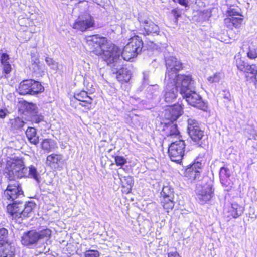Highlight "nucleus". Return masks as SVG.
Here are the masks:
<instances>
[{
  "mask_svg": "<svg viewBox=\"0 0 257 257\" xmlns=\"http://www.w3.org/2000/svg\"><path fill=\"white\" fill-rule=\"evenodd\" d=\"M39 235L38 238L39 240L41 239H47L49 238L51 235V231L49 229H45L37 232Z\"/></svg>",
  "mask_w": 257,
  "mask_h": 257,
  "instance_id": "obj_39",
  "label": "nucleus"
},
{
  "mask_svg": "<svg viewBox=\"0 0 257 257\" xmlns=\"http://www.w3.org/2000/svg\"><path fill=\"white\" fill-rule=\"evenodd\" d=\"M26 135L30 142L36 145L39 142V137L37 135L36 130L34 127H28L26 131Z\"/></svg>",
  "mask_w": 257,
  "mask_h": 257,
  "instance_id": "obj_24",
  "label": "nucleus"
},
{
  "mask_svg": "<svg viewBox=\"0 0 257 257\" xmlns=\"http://www.w3.org/2000/svg\"><path fill=\"white\" fill-rule=\"evenodd\" d=\"M166 131L168 132L167 136L174 138L179 137V132L176 124H171L167 126Z\"/></svg>",
  "mask_w": 257,
  "mask_h": 257,
  "instance_id": "obj_34",
  "label": "nucleus"
},
{
  "mask_svg": "<svg viewBox=\"0 0 257 257\" xmlns=\"http://www.w3.org/2000/svg\"><path fill=\"white\" fill-rule=\"evenodd\" d=\"M234 59L237 69L241 72L245 71L247 63L245 62L244 59L242 57L241 53L240 52L237 53L234 56Z\"/></svg>",
  "mask_w": 257,
  "mask_h": 257,
  "instance_id": "obj_25",
  "label": "nucleus"
},
{
  "mask_svg": "<svg viewBox=\"0 0 257 257\" xmlns=\"http://www.w3.org/2000/svg\"><path fill=\"white\" fill-rule=\"evenodd\" d=\"M161 195L162 198H174V192L172 188L169 186H164Z\"/></svg>",
  "mask_w": 257,
  "mask_h": 257,
  "instance_id": "obj_33",
  "label": "nucleus"
},
{
  "mask_svg": "<svg viewBox=\"0 0 257 257\" xmlns=\"http://www.w3.org/2000/svg\"><path fill=\"white\" fill-rule=\"evenodd\" d=\"M31 95H35L44 91V87L38 81L32 79L31 85Z\"/></svg>",
  "mask_w": 257,
  "mask_h": 257,
  "instance_id": "obj_32",
  "label": "nucleus"
},
{
  "mask_svg": "<svg viewBox=\"0 0 257 257\" xmlns=\"http://www.w3.org/2000/svg\"><path fill=\"white\" fill-rule=\"evenodd\" d=\"M119 178L121 180L123 187V192L128 194L131 192L132 188L134 185V179L132 176H122L119 175Z\"/></svg>",
  "mask_w": 257,
  "mask_h": 257,
  "instance_id": "obj_21",
  "label": "nucleus"
},
{
  "mask_svg": "<svg viewBox=\"0 0 257 257\" xmlns=\"http://www.w3.org/2000/svg\"><path fill=\"white\" fill-rule=\"evenodd\" d=\"M8 234V231L6 229L2 228L0 229V242L6 241L4 238Z\"/></svg>",
  "mask_w": 257,
  "mask_h": 257,
  "instance_id": "obj_46",
  "label": "nucleus"
},
{
  "mask_svg": "<svg viewBox=\"0 0 257 257\" xmlns=\"http://www.w3.org/2000/svg\"><path fill=\"white\" fill-rule=\"evenodd\" d=\"M213 192L211 181L208 183L199 185L196 189V199L200 204L206 203L213 197Z\"/></svg>",
  "mask_w": 257,
  "mask_h": 257,
  "instance_id": "obj_7",
  "label": "nucleus"
},
{
  "mask_svg": "<svg viewBox=\"0 0 257 257\" xmlns=\"http://www.w3.org/2000/svg\"><path fill=\"white\" fill-rule=\"evenodd\" d=\"M244 211V208L242 206L238 205L237 203H232L231 205V208L230 210L231 216L235 218L241 215Z\"/></svg>",
  "mask_w": 257,
  "mask_h": 257,
  "instance_id": "obj_28",
  "label": "nucleus"
},
{
  "mask_svg": "<svg viewBox=\"0 0 257 257\" xmlns=\"http://www.w3.org/2000/svg\"><path fill=\"white\" fill-rule=\"evenodd\" d=\"M45 62L51 69L54 70H56L58 69V63L54 61L51 58L46 57L45 58Z\"/></svg>",
  "mask_w": 257,
  "mask_h": 257,
  "instance_id": "obj_40",
  "label": "nucleus"
},
{
  "mask_svg": "<svg viewBox=\"0 0 257 257\" xmlns=\"http://www.w3.org/2000/svg\"><path fill=\"white\" fill-rule=\"evenodd\" d=\"M94 89L91 87L86 86V90H77L74 93V98L77 100L82 102L81 105L85 107L87 109H90L91 107V103L92 99L89 95L93 93Z\"/></svg>",
  "mask_w": 257,
  "mask_h": 257,
  "instance_id": "obj_10",
  "label": "nucleus"
},
{
  "mask_svg": "<svg viewBox=\"0 0 257 257\" xmlns=\"http://www.w3.org/2000/svg\"><path fill=\"white\" fill-rule=\"evenodd\" d=\"M32 120L36 123L45 122L44 120L43 116L41 115H38L37 114L33 115Z\"/></svg>",
  "mask_w": 257,
  "mask_h": 257,
  "instance_id": "obj_44",
  "label": "nucleus"
},
{
  "mask_svg": "<svg viewBox=\"0 0 257 257\" xmlns=\"http://www.w3.org/2000/svg\"><path fill=\"white\" fill-rule=\"evenodd\" d=\"M166 86L165 89L164 100L166 102H173L176 99L179 87L176 86V81H165Z\"/></svg>",
  "mask_w": 257,
  "mask_h": 257,
  "instance_id": "obj_13",
  "label": "nucleus"
},
{
  "mask_svg": "<svg viewBox=\"0 0 257 257\" xmlns=\"http://www.w3.org/2000/svg\"><path fill=\"white\" fill-rule=\"evenodd\" d=\"M7 110L6 109H0V118H4L7 115Z\"/></svg>",
  "mask_w": 257,
  "mask_h": 257,
  "instance_id": "obj_50",
  "label": "nucleus"
},
{
  "mask_svg": "<svg viewBox=\"0 0 257 257\" xmlns=\"http://www.w3.org/2000/svg\"><path fill=\"white\" fill-rule=\"evenodd\" d=\"M189 0H173L175 2H178L180 5L187 7Z\"/></svg>",
  "mask_w": 257,
  "mask_h": 257,
  "instance_id": "obj_49",
  "label": "nucleus"
},
{
  "mask_svg": "<svg viewBox=\"0 0 257 257\" xmlns=\"http://www.w3.org/2000/svg\"><path fill=\"white\" fill-rule=\"evenodd\" d=\"M230 189V188H228L227 189V191H229V190Z\"/></svg>",
  "mask_w": 257,
  "mask_h": 257,
  "instance_id": "obj_57",
  "label": "nucleus"
},
{
  "mask_svg": "<svg viewBox=\"0 0 257 257\" xmlns=\"http://www.w3.org/2000/svg\"><path fill=\"white\" fill-rule=\"evenodd\" d=\"M32 61L34 62L32 64L33 69L36 72L40 73V66L39 65V59L37 57L32 56Z\"/></svg>",
  "mask_w": 257,
  "mask_h": 257,
  "instance_id": "obj_41",
  "label": "nucleus"
},
{
  "mask_svg": "<svg viewBox=\"0 0 257 257\" xmlns=\"http://www.w3.org/2000/svg\"><path fill=\"white\" fill-rule=\"evenodd\" d=\"M94 25L93 18L89 14H85L78 17L74 23L73 28L83 32L93 27Z\"/></svg>",
  "mask_w": 257,
  "mask_h": 257,
  "instance_id": "obj_11",
  "label": "nucleus"
},
{
  "mask_svg": "<svg viewBox=\"0 0 257 257\" xmlns=\"http://www.w3.org/2000/svg\"><path fill=\"white\" fill-rule=\"evenodd\" d=\"M222 77V74L220 72H216L207 78V80L210 83H218Z\"/></svg>",
  "mask_w": 257,
  "mask_h": 257,
  "instance_id": "obj_37",
  "label": "nucleus"
},
{
  "mask_svg": "<svg viewBox=\"0 0 257 257\" xmlns=\"http://www.w3.org/2000/svg\"><path fill=\"white\" fill-rule=\"evenodd\" d=\"M219 175L220 181L222 184L223 185L227 186L226 185V183L227 182V179H228L230 177L229 169L225 167L221 168L220 170Z\"/></svg>",
  "mask_w": 257,
  "mask_h": 257,
  "instance_id": "obj_30",
  "label": "nucleus"
},
{
  "mask_svg": "<svg viewBox=\"0 0 257 257\" xmlns=\"http://www.w3.org/2000/svg\"><path fill=\"white\" fill-rule=\"evenodd\" d=\"M10 124L12 130H18L23 127L24 122L21 118L17 117L10 119Z\"/></svg>",
  "mask_w": 257,
  "mask_h": 257,
  "instance_id": "obj_35",
  "label": "nucleus"
},
{
  "mask_svg": "<svg viewBox=\"0 0 257 257\" xmlns=\"http://www.w3.org/2000/svg\"><path fill=\"white\" fill-rule=\"evenodd\" d=\"M32 79L25 80L22 81L17 89V91L21 95H31V85Z\"/></svg>",
  "mask_w": 257,
  "mask_h": 257,
  "instance_id": "obj_22",
  "label": "nucleus"
},
{
  "mask_svg": "<svg viewBox=\"0 0 257 257\" xmlns=\"http://www.w3.org/2000/svg\"><path fill=\"white\" fill-rule=\"evenodd\" d=\"M129 42L124 47L123 51L118 48V50L121 52L120 57L117 60V62L113 63L114 66H121L122 59L125 61H131V60L141 52L143 42L142 39L138 36H134L131 38Z\"/></svg>",
  "mask_w": 257,
  "mask_h": 257,
  "instance_id": "obj_4",
  "label": "nucleus"
},
{
  "mask_svg": "<svg viewBox=\"0 0 257 257\" xmlns=\"http://www.w3.org/2000/svg\"><path fill=\"white\" fill-rule=\"evenodd\" d=\"M35 206V203L33 202H29L26 204L24 208H23L22 210H21V217H27L29 216Z\"/></svg>",
  "mask_w": 257,
  "mask_h": 257,
  "instance_id": "obj_27",
  "label": "nucleus"
},
{
  "mask_svg": "<svg viewBox=\"0 0 257 257\" xmlns=\"http://www.w3.org/2000/svg\"><path fill=\"white\" fill-rule=\"evenodd\" d=\"M23 209L22 203H13L7 206V212L14 218H22L21 210Z\"/></svg>",
  "mask_w": 257,
  "mask_h": 257,
  "instance_id": "obj_20",
  "label": "nucleus"
},
{
  "mask_svg": "<svg viewBox=\"0 0 257 257\" xmlns=\"http://www.w3.org/2000/svg\"><path fill=\"white\" fill-rule=\"evenodd\" d=\"M152 86L150 87V88H149V90H151V88H152V87H151Z\"/></svg>",
  "mask_w": 257,
  "mask_h": 257,
  "instance_id": "obj_56",
  "label": "nucleus"
},
{
  "mask_svg": "<svg viewBox=\"0 0 257 257\" xmlns=\"http://www.w3.org/2000/svg\"><path fill=\"white\" fill-rule=\"evenodd\" d=\"M138 20L140 23L139 31L140 33L144 35L158 34L159 32V27L149 18L140 16L138 17Z\"/></svg>",
  "mask_w": 257,
  "mask_h": 257,
  "instance_id": "obj_9",
  "label": "nucleus"
},
{
  "mask_svg": "<svg viewBox=\"0 0 257 257\" xmlns=\"http://www.w3.org/2000/svg\"><path fill=\"white\" fill-rule=\"evenodd\" d=\"M23 192L19 183L13 181L8 185L4 192V197L8 200H14L21 196H23Z\"/></svg>",
  "mask_w": 257,
  "mask_h": 257,
  "instance_id": "obj_12",
  "label": "nucleus"
},
{
  "mask_svg": "<svg viewBox=\"0 0 257 257\" xmlns=\"http://www.w3.org/2000/svg\"><path fill=\"white\" fill-rule=\"evenodd\" d=\"M38 234L36 230L29 231L23 235L21 237L22 243L28 246L36 244L39 240Z\"/></svg>",
  "mask_w": 257,
  "mask_h": 257,
  "instance_id": "obj_17",
  "label": "nucleus"
},
{
  "mask_svg": "<svg viewBox=\"0 0 257 257\" xmlns=\"http://www.w3.org/2000/svg\"><path fill=\"white\" fill-rule=\"evenodd\" d=\"M2 67L3 72L6 74H9L12 71V66L10 63L2 65Z\"/></svg>",
  "mask_w": 257,
  "mask_h": 257,
  "instance_id": "obj_48",
  "label": "nucleus"
},
{
  "mask_svg": "<svg viewBox=\"0 0 257 257\" xmlns=\"http://www.w3.org/2000/svg\"><path fill=\"white\" fill-rule=\"evenodd\" d=\"M85 40L91 51L96 55H102V58L108 64L117 62L121 52L118 47L113 44H108L105 37L98 35L87 36Z\"/></svg>",
  "mask_w": 257,
  "mask_h": 257,
  "instance_id": "obj_1",
  "label": "nucleus"
},
{
  "mask_svg": "<svg viewBox=\"0 0 257 257\" xmlns=\"http://www.w3.org/2000/svg\"><path fill=\"white\" fill-rule=\"evenodd\" d=\"M202 163L199 161L194 162L186 169L185 176L191 181L194 180L199 177L200 171L202 169Z\"/></svg>",
  "mask_w": 257,
  "mask_h": 257,
  "instance_id": "obj_15",
  "label": "nucleus"
},
{
  "mask_svg": "<svg viewBox=\"0 0 257 257\" xmlns=\"http://www.w3.org/2000/svg\"><path fill=\"white\" fill-rule=\"evenodd\" d=\"M93 2L96 3H98L97 2V0H93Z\"/></svg>",
  "mask_w": 257,
  "mask_h": 257,
  "instance_id": "obj_55",
  "label": "nucleus"
},
{
  "mask_svg": "<svg viewBox=\"0 0 257 257\" xmlns=\"http://www.w3.org/2000/svg\"><path fill=\"white\" fill-rule=\"evenodd\" d=\"M63 158L62 154L53 153L47 157L46 164L52 168H57L62 162Z\"/></svg>",
  "mask_w": 257,
  "mask_h": 257,
  "instance_id": "obj_19",
  "label": "nucleus"
},
{
  "mask_svg": "<svg viewBox=\"0 0 257 257\" xmlns=\"http://www.w3.org/2000/svg\"><path fill=\"white\" fill-rule=\"evenodd\" d=\"M185 144L182 140L172 142L168 148V154L171 160L180 163L184 154Z\"/></svg>",
  "mask_w": 257,
  "mask_h": 257,
  "instance_id": "obj_6",
  "label": "nucleus"
},
{
  "mask_svg": "<svg viewBox=\"0 0 257 257\" xmlns=\"http://www.w3.org/2000/svg\"><path fill=\"white\" fill-rule=\"evenodd\" d=\"M15 248L7 241L0 242V257H14Z\"/></svg>",
  "mask_w": 257,
  "mask_h": 257,
  "instance_id": "obj_18",
  "label": "nucleus"
},
{
  "mask_svg": "<svg viewBox=\"0 0 257 257\" xmlns=\"http://www.w3.org/2000/svg\"><path fill=\"white\" fill-rule=\"evenodd\" d=\"M248 135L247 137L248 139H256V137L257 136V134L255 131L254 129H251L249 131H247Z\"/></svg>",
  "mask_w": 257,
  "mask_h": 257,
  "instance_id": "obj_47",
  "label": "nucleus"
},
{
  "mask_svg": "<svg viewBox=\"0 0 257 257\" xmlns=\"http://www.w3.org/2000/svg\"><path fill=\"white\" fill-rule=\"evenodd\" d=\"M168 257H180L177 252H170L168 254Z\"/></svg>",
  "mask_w": 257,
  "mask_h": 257,
  "instance_id": "obj_51",
  "label": "nucleus"
},
{
  "mask_svg": "<svg viewBox=\"0 0 257 257\" xmlns=\"http://www.w3.org/2000/svg\"><path fill=\"white\" fill-rule=\"evenodd\" d=\"M115 163L117 166H122L126 163V160L122 156H116L115 157Z\"/></svg>",
  "mask_w": 257,
  "mask_h": 257,
  "instance_id": "obj_43",
  "label": "nucleus"
},
{
  "mask_svg": "<svg viewBox=\"0 0 257 257\" xmlns=\"http://www.w3.org/2000/svg\"><path fill=\"white\" fill-rule=\"evenodd\" d=\"M25 107L26 110L32 115L38 113V108L35 104L27 103L25 104Z\"/></svg>",
  "mask_w": 257,
  "mask_h": 257,
  "instance_id": "obj_36",
  "label": "nucleus"
},
{
  "mask_svg": "<svg viewBox=\"0 0 257 257\" xmlns=\"http://www.w3.org/2000/svg\"><path fill=\"white\" fill-rule=\"evenodd\" d=\"M86 83H87V81L86 80H84V85L85 86H86Z\"/></svg>",
  "mask_w": 257,
  "mask_h": 257,
  "instance_id": "obj_54",
  "label": "nucleus"
},
{
  "mask_svg": "<svg viewBox=\"0 0 257 257\" xmlns=\"http://www.w3.org/2000/svg\"><path fill=\"white\" fill-rule=\"evenodd\" d=\"M247 56L250 59H255L257 58V46H249L247 52Z\"/></svg>",
  "mask_w": 257,
  "mask_h": 257,
  "instance_id": "obj_38",
  "label": "nucleus"
},
{
  "mask_svg": "<svg viewBox=\"0 0 257 257\" xmlns=\"http://www.w3.org/2000/svg\"><path fill=\"white\" fill-rule=\"evenodd\" d=\"M243 72L246 73L247 77L255 78L257 75V66L255 65H248L247 64L246 66L245 70Z\"/></svg>",
  "mask_w": 257,
  "mask_h": 257,
  "instance_id": "obj_31",
  "label": "nucleus"
},
{
  "mask_svg": "<svg viewBox=\"0 0 257 257\" xmlns=\"http://www.w3.org/2000/svg\"><path fill=\"white\" fill-rule=\"evenodd\" d=\"M6 169L10 180L30 176L36 180L38 179V174L36 168L32 166L28 168L25 167L24 161L21 158L18 157L10 158L7 161Z\"/></svg>",
  "mask_w": 257,
  "mask_h": 257,
  "instance_id": "obj_3",
  "label": "nucleus"
},
{
  "mask_svg": "<svg viewBox=\"0 0 257 257\" xmlns=\"http://www.w3.org/2000/svg\"><path fill=\"white\" fill-rule=\"evenodd\" d=\"M188 132L190 138L196 142H199L204 136L198 122L194 119H189L188 120Z\"/></svg>",
  "mask_w": 257,
  "mask_h": 257,
  "instance_id": "obj_14",
  "label": "nucleus"
},
{
  "mask_svg": "<svg viewBox=\"0 0 257 257\" xmlns=\"http://www.w3.org/2000/svg\"><path fill=\"white\" fill-rule=\"evenodd\" d=\"M193 81L190 75H179L176 81V86L179 87L180 94L190 105L203 111H206L207 105L201 97L193 89Z\"/></svg>",
  "mask_w": 257,
  "mask_h": 257,
  "instance_id": "obj_2",
  "label": "nucleus"
},
{
  "mask_svg": "<svg viewBox=\"0 0 257 257\" xmlns=\"http://www.w3.org/2000/svg\"><path fill=\"white\" fill-rule=\"evenodd\" d=\"M85 257H99L100 253L97 250L89 249L84 253Z\"/></svg>",
  "mask_w": 257,
  "mask_h": 257,
  "instance_id": "obj_42",
  "label": "nucleus"
},
{
  "mask_svg": "<svg viewBox=\"0 0 257 257\" xmlns=\"http://www.w3.org/2000/svg\"><path fill=\"white\" fill-rule=\"evenodd\" d=\"M174 198H162L161 199V205L164 209L166 210L167 212H169L174 206Z\"/></svg>",
  "mask_w": 257,
  "mask_h": 257,
  "instance_id": "obj_29",
  "label": "nucleus"
},
{
  "mask_svg": "<svg viewBox=\"0 0 257 257\" xmlns=\"http://www.w3.org/2000/svg\"><path fill=\"white\" fill-rule=\"evenodd\" d=\"M43 150L47 152H51L58 148L56 141L52 139H45L41 143Z\"/></svg>",
  "mask_w": 257,
  "mask_h": 257,
  "instance_id": "obj_23",
  "label": "nucleus"
},
{
  "mask_svg": "<svg viewBox=\"0 0 257 257\" xmlns=\"http://www.w3.org/2000/svg\"><path fill=\"white\" fill-rule=\"evenodd\" d=\"M143 75H144V78H143L144 82L145 83H147V84H149V83L147 82L148 79V74L147 73H144Z\"/></svg>",
  "mask_w": 257,
  "mask_h": 257,
  "instance_id": "obj_52",
  "label": "nucleus"
},
{
  "mask_svg": "<svg viewBox=\"0 0 257 257\" xmlns=\"http://www.w3.org/2000/svg\"><path fill=\"white\" fill-rule=\"evenodd\" d=\"M151 87H153V88H154L155 90H157L158 89V86L157 85H152Z\"/></svg>",
  "mask_w": 257,
  "mask_h": 257,
  "instance_id": "obj_53",
  "label": "nucleus"
},
{
  "mask_svg": "<svg viewBox=\"0 0 257 257\" xmlns=\"http://www.w3.org/2000/svg\"><path fill=\"white\" fill-rule=\"evenodd\" d=\"M168 107L165 110V116L167 119L170 120L171 122L176 120L183 113L182 108L179 104Z\"/></svg>",
  "mask_w": 257,
  "mask_h": 257,
  "instance_id": "obj_16",
  "label": "nucleus"
},
{
  "mask_svg": "<svg viewBox=\"0 0 257 257\" xmlns=\"http://www.w3.org/2000/svg\"><path fill=\"white\" fill-rule=\"evenodd\" d=\"M166 65L167 71L165 81L171 80L175 82V81H177L178 76L182 75H177V72L182 68V64L176 58L170 56L166 59Z\"/></svg>",
  "mask_w": 257,
  "mask_h": 257,
  "instance_id": "obj_5",
  "label": "nucleus"
},
{
  "mask_svg": "<svg viewBox=\"0 0 257 257\" xmlns=\"http://www.w3.org/2000/svg\"><path fill=\"white\" fill-rule=\"evenodd\" d=\"M228 17L224 20L226 26L232 29L239 28L243 22V16L237 9L232 8L228 10Z\"/></svg>",
  "mask_w": 257,
  "mask_h": 257,
  "instance_id": "obj_8",
  "label": "nucleus"
},
{
  "mask_svg": "<svg viewBox=\"0 0 257 257\" xmlns=\"http://www.w3.org/2000/svg\"><path fill=\"white\" fill-rule=\"evenodd\" d=\"M131 77V73L126 69L123 68L117 72L116 78L118 81L121 83L128 82Z\"/></svg>",
  "mask_w": 257,
  "mask_h": 257,
  "instance_id": "obj_26",
  "label": "nucleus"
},
{
  "mask_svg": "<svg viewBox=\"0 0 257 257\" xmlns=\"http://www.w3.org/2000/svg\"><path fill=\"white\" fill-rule=\"evenodd\" d=\"M9 59H10V58H9V56L8 54L5 53H3L1 54V60H0L1 65H4L5 64H9V62L8 60H9Z\"/></svg>",
  "mask_w": 257,
  "mask_h": 257,
  "instance_id": "obj_45",
  "label": "nucleus"
}]
</instances>
